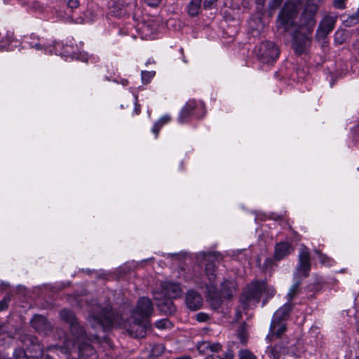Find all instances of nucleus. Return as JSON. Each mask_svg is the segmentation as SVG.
I'll use <instances>...</instances> for the list:
<instances>
[{"mask_svg": "<svg viewBox=\"0 0 359 359\" xmlns=\"http://www.w3.org/2000/svg\"><path fill=\"white\" fill-rule=\"evenodd\" d=\"M294 307V304L286 302L283 306L280 307L273 314L272 320L280 322H285L289 317L290 313Z\"/></svg>", "mask_w": 359, "mask_h": 359, "instance_id": "nucleus-21", "label": "nucleus"}, {"mask_svg": "<svg viewBox=\"0 0 359 359\" xmlns=\"http://www.w3.org/2000/svg\"><path fill=\"white\" fill-rule=\"evenodd\" d=\"M57 334L59 335L61 344L48 346L46 350L43 348L34 337L30 336L28 337L27 340L34 346V348H37L40 352V355L44 358V359H67L68 353L74 348V344L72 343V339H67V337L63 335L62 330H58Z\"/></svg>", "mask_w": 359, "mask_h": 359, "instance_id": "nucleus-3", "label": "nucleus"}, {"mask_svg": "<svg viewBox=\"0 0 359 359\" xmlns=\"http://www.w3.org/2000/svg\"><path fill=\"white\" fill-rule=\"evenodd\" d=\"M29 46L30 48H34L37 50H41L45 53H50V54H60L66 57H72L73 58L80 59L83 61H86L87 57L85 54H81V57H79L77 55H76L74 53H72L69 49L70 48V46L66 45L62 46L60 43H56L53 45H48L46 46L43 41H39L38 42L34 43V42H29Z\"/></svg>", "mask_w": 359, "mask_h": 359, "instance_id": "nucleus-6", "label": "nucleus"}, {"mask_svg": "<svg viewBox=\"0 0 359 359\" xmlns=\"http://www.w3.org/2000/svg\"><path fill=\"white\" fill-rule=\"evenodd\" d=\"M274 1V5L278 6H279L283 0H273Z\"/></svg>", "mask_w": 359, "mask_h": 359, "instance_id": "nucleus-46", "label": "nucleus"}, {"mask_svg": "<svg viewBox=\"0 0 359 359\" xmlns=\"http://www.w3.org/2000/svg\"><path fill=\"white\" fill-rule=\"evenodd\" d=\"M236 283L233 280H225L221 285L220 293L224 298L231 297L236 292Z\"/></svg>", "mask_w": 359, "mask_h": 359, "instance_id": "nucleus-22", "label": "nucleus"}, {"mask_svg": "<svg viewBox=\"0 0 359 359\" xmlns=\"http://www.w3.org/2000/svg\"><path fill=\"white\" fill-rule=\"evenodd\" d=\"M122 84H123V86H126V85H127V84H128V81H127L126 80H124V81L122 82Z\"/></svg>", "mask_w": 359, "mask_h": 359, "instance_id": "nucleus-50", "label": "nucleus"}, {"mask_svg": "<svg viewBox=\"0 0 359 359\" xmlns=\"http://www.w3.org/2000/svg\"><path fill=\"white\" fill-rule=\"evenodd\" d=\"M260 284L264 285L263 292L265 293L266 298H271L274 296L276 290L273 287L268 285L264 281H260Z\"/></svg>", "mask_w": 359, "mask_h": 359, "instance_id": "nucleus-35", "label": "nucleus"}, {"mask_svg": "<svg viewBox=\"0 0 359 359\" xmlns=\"http://www.w3.org/2000/svg\"><path fill=\"white\" fill-rule=\"evenodd\" d=\"M265 304H266V302H263V305H262V306H264V305H265Z\"/></svg>", "mask_w": 359, "mask_h": 359, "instance_id": "nucleus-52", "label": "nucleus"}, {"mask_svg": "<svg viewBox=\"0 0 359 359\" xmlns=\"http://www.w3.org/2000/svg\"><path fill=\"white\" fill-rule=\"evenodd\" d=\"M10 41V39H1L0 41V50H2L4 49H5L6 48V46L8 44V43Z\"/></svg>", "mask_w": 359, "mask_h": 359, "instance_id": "nucleus-43", "label": "nucleus"}, {"mask_svg": "<svg viewBox=\"0 0 359 359\" xmlns=\"http://www.w3.org/2000/svg\"><path fill=\"white\" fill-rule=\"evenodd\" d=\"M302 278L294 277L295 282L290 287L287 294V302L290 303V302L300 293V284Z\"/></svg>", "mask_w": 359, "mask_h": 359, "instance_id": "nucleus-23", "label": "nucleus"}, {"mask_svg": "<svg viewBox=\"0 0 359 359\" xmlns=\"http://www.w3.org/2000/svg\"><path fill=\"white\" fill-rule=\"evenodd\" d=\"M20 353L22 355L20 359H27V358L24 355V353L20 352Z\"/></svg>", "mask_w": 359, "mask_h": 359, "instance_id": "nucleus-48", "label": "nucleus"}, {"mask_svg": "<svg viewBox=\"0 0 359 359\" xmlns=\"http://www.w3.org/2000/svg\"><path fill=\"white\" fill-rule=\"evenodd\" d=\"M89 306L88 322L95 333L90 332L87 336L84 332L71 339L74 347L76 346L78 348L79 359H97V355L89 342H100L101 337L98 335L100 332H105L114 325H119L118 316L114 313L109 302L102 304L94 300Z\"/></svg>", "mask_w": 359, "mask_h": 359, "instance_id": "nucleus-1", "label": "nucleus"}, {"mask_svg": "<svg viewBox=\"0 0 359 359\" xmlns=\"http://www.w3.org/2000/svg\"><path fill=\"white\" fill-rule=\"evenodd\" d=\"M161 292L165 296L172 299L180 297L182 294V290L178 283L165 281L161 283Z\"/></svg>", "mask_w": 359, "mask_h": 359, "instance_id": "nucleus-16", "label": "nucleus"}, {"mask_svg": "<svg viewBox=\"0 0 359 359\" xmlns=\"http://www.w3.org/2000/svg\"><path fill=\"white\" fill-rule=\"evenodd\" d=\"M297 15V6L287 4L280 12L277 20V27L284 32H292L294 29L292 48L297 55L306 53L311 43V33L308 29L306 22H301L297 27L294 20Z\"/></svg>", "mask_w": 359, "mask_h": 359, "instance_id": "nucleus-2", "label": "nucleus"}, {"mask_svg": "<svg viewBox=\"0 0 359 359\" xmlns=\"http://www.w3.org/2000/svg\"><path fill=\"white\" fill-rule=\"evenodd\" d=\"M202 0H191L188 6V13L191 16H196L198 14Z\"/></svg>", "mask_w": 359, "mask_h": 359, "instance_id": "nucleus-26", "label": "nucleus"}, {"mask_svg": "<svg viewBox=\"0 0 359 359\" xmlns=\"http://www.w3.org/2000/svg\"><path fill=\"white\" fill-rule=\"evenodd\" d=\"M238 359H257V357L250 350L241 349L238 353Z\"/></svg>", "mask_w": 359, "mask_h": 359, "instance_id": "nucleus-31", "label": "nucleus"}, {"mask_svg": "<svg viewBox=\"0 0 359 359\" xmlns=\"http://www.w3.org/2000/svg\"><path fill=\"white\" fill-rule=\"evenodd\" d=\"M266 353L271 359H279L280 357V353L277 346H269Z\"/></svg>", "mask_w": 359, "mask_h": 359, "instance_id": "nucleus-28", "label": "nucleus"}, {"mask_svg": "<svg viewBox=\"0 0 359 359\" xmlns=\"http://www.w3.org/2000/svg\"><path fill=\"white\" fill-rule=\"evenodd\" d=\"M296 2L298 4H300L302 3V0H296Z\"/></svg>", "mask_w": 359, "mask_h": 359, "instance_id": "nucleus-51", "label": "nucleus"}, {"mask_svg": "<svg viewBox=\"0 0 359 359\" xmlns=\"http://www.w3.org/2000/svg\"><path fill=\"white\" fill-rule=\"evenodd\" d=\"M32 326L39 332L48 334L50 330V324L46 318L40 315H36L31 320Z\"/></svg>", "mask_w": 359, "mask_h": 359, "instance_id": "nucleus-18", "label": "nucleus"}, {"mask_svg": "<svg viewBox=\"0 0 359 359\" xmlns=\"http://www.w3.org/2000/svg\"><path fill=\"white\" fill-rule=\"evenodd\" d=\"M264 0H256V2L258 4H260V5H263L264 4Z\"/></svg>", "mask_w": 359, "mask_h": 359, "instance_id": "nucleus-47", "label": "nucleus"}, {"mask_svg": "<svg viewBox=\"0 0 359 359\" xmlns=\"http://www.w3.org/2000/svg\"><path fill=\"white\" fill-rule=\"evenodd\" d=\"M263 284L260 281H253L246 286L241 296V303L244 309L253 308L259 302L264 290Z\"/></svg>", "mask_w": 359, "mask_h": 359, "instance_id": "nucleus-5", "label": "nucleus"}, {"mask_svg": "<svg viewBox=\"0 0 359 359\" xmlns=\"http://www.w3.org/2000/svg\"><path fill=\"white\" fill-rule=\"evenodd\" d=\"M287 330V325L285 322H280L276 320H271L269 332L266 339L269 341H273L274 339L281 337Z\"/></svg>", "mask_w": 359, "mask_h": 359, "instance_id": "nucleus-15", "label": "nucleus"}, {"mask_svg": "<svg viewBox=\"0 0 359 359\" xmlns=\"http://www.w3.org/2000/svg\"><path fill=\"white\" fill-rule=\"evenodd\" d=\"M323 0H306L304 11L300 21L306 22L309 32L313 31L316 25L315 15Z\"/></svg>", "mask_w": 359, "mask_h": 359, "instance_id": "nucleus-10", "label": "nucleus"}, {"mask_svg": "<svg viewBox=\"0 0 359 359\" xmlns=\"http://www.w3.org/2000/svg\"><path fill=\"white\" fill-rule=\"evenodd\" d=\"M359 19V8H358V10L357 11L356 13L353 15H351L348 18L347 20H345V23H346V25L347 26H351L354 24H355L358 20Z\"/></svg>", "mask_w": 359, "mask_h": 359, "instance_id": "nucleus-36", "label": "nucleus"}, {"mask_svg": "<svg viewBox=\"0 0 359 359\" xmlns=\"http://www.w3.org/2000/svg\"><path fill=\"white\" fill-rule=\"evenodd\" d=\"M347 0H333V6L338 9H344L346 7Z\"/></svg>", "mask_w": 359, "mask_h": 359, "instance_id": "nucleus-38", "label": "nucleus"}, {"mask_svg": "<svg viewBox=\"0 0 359 359\" xmlns=\"http://www.w3.org/2000/svg\"><path fill=\"white\" fill-rule=\"evenodd\" d=\"M60 316L62 320L69 324L72 338L85 332L83 327H81L77 323L75 315L72 311L69 309H62L60 312Z\"/></svg>", "mask_w": 359, "mask_h": 359, "instance_id": "nucleus-12", "label": "nucleus"}, {"mask_svg": "<svg viewBox=\"0 0 359 359\" xmlns=\"http://www.w3.org/2000/svg\"><path fill=\"white\" fill-rule=\"evenodd\" d=\"M156 72L154 71H142L141 76L143 83H149L154 77Z\"/></svg>", "mask_w": 359, "mask_h": 359, "instance_id": "nucleus-34", "label": "nucleus"}, {"mask_svg": "<svg viewBox=\"0 0 359 359\" xmlns=\"http://www.w3.org/2000/svg\"><path fill=\"white\" fill-rule=\"evenodd\" d=\"M209 318V316L208 314L205 313H198L196 315V320L199 322H205L208 320Z\"/></svg>", "mask_w": 359, "mask_h": 359, "instance_id": "nucleus-40", "label": "nucleus"}, {"mask_svg": "<svg viewBox=\"0 0 359 359\" xmlns=\"http://www.w3.org/2000/svg\"><path fill=\"white\" fill-rule=\"evenodd\" d=\"M197 348L199 353L202 355L210 354V344L209 341H203L198 343Z\"/></svg>", "mask_w": 359, "mask_h": 359, "instance_id": "nucleus-29", "label": "nucleus"}, {"mask_svg": "<svg viewBox=\"0 0 359 359\" xmlns=\"http://www.w3.org/2000/svg\"><path fill=\"white\" fill-rule=\"evenodd\" d=\"M154 299L158 301L157 306L162 313L166 315H171L175 312V306L170 298L168 297L161 299V294L159 292H155Z\"/></svg>", "mask_w": 359, "mask_h": 359, "instance_id": "nucleus-17", "label": "nucleus"}, {"mask_svg": "<svg viewBox=\"0 0 359 359\" xmlns=\"http://www.w3.org/2000/svg\"><path fill=\"white\" fill-rule=\"evenodd\" d=\"M13 337V332L8 324L0 325V341H6L7 339Z\"/></svg>", "mask_w": 359, "mask_h": 359, "instance_id": "nucleus-25", "label": "nucleus"}, {"mask_svg": "<svg viewBox=\"0 0 359 359\" xmlns=\"http://www.w3.org/2000/svg\"><path fill=\"white\" fill-rule=\"evenodd\" d=\"M79 3L78 0H69L68 1V6L71 8H77Z\"/></svg>", "mask_w": 359, "mask_h": 359, "instance_id": "nucleus-42", "label": "nucleus"}, {"mask_svg": "<svg viewBox=\"0 0 359 359\" xmlns=\"http://www.w3.org/2000/svg\"><path fill=\"white\" fill-rule=\"evenodd\" d=\"M294 252V248L288 242H281L276 245L275 248V259L280 260L287 255Z\"/></svg>", "mask_w": 359, "mask_h": 359, "instance_id": "nucleus-20", "label": "nucleus"}, {"mask_svg": "<svg viewBox=\"0 0 359 359\" xmlns=\"http://www.w3.org/2000/svg\"><path fill=\"white\" fill-rule=\"evenodd\" d=\"M145 1H146L147 4L151 6H156L161 2V0H145Z\"/></svg>", "mask_w": 359, "mask_h": 359, "instance_id": "nucleus-44", "label": "nucleus"}, {"mask_svg": "<svg viewBox=\"0 0 359 359\" xmlns=\"http://www.w3.org/2000/svg\"><path fill=\"white\" fill-rule=\"evenodd\" d=\"M154 311V306L150 299L140 298L132 311V318L135 320H149Z\"/></svg>", "mask_w": 359, "mask_h": 359, "instance_id": "nucleus-8", "label": "nucleus"}, {"mask_svg": "<svg viewBox=\"0 0 359 359\" xmlns=\"http://www.w3.org/2000/svg\"><path fill=\"white\" fill-rule=\"evenodd\" d=\"M237 337L240 341L245 344L248 341V334L245 325H241L237 330Z\"/></svg>", "mask_w": 359, "mask_h": 359, "instance_id": "nucleus-27", "label": "nucleus"}, {"mask_svg": "<svg viewBox=\"0 0 359 359\" xmlns=\"http://www.w3.org/2000/svg\"><path fill=\"white\" fill-rule=\"evenodd\" d=\"M337 16L335 15H327L321 20L316 32L318 39H324L330 33L335 25Z\"/></svg>", "mask_w": 359, "mask_h": 359, "instance_id": "nucleus-13", "label": "nucleus"}, {"mask_svg": "<svg viewBox=\"0 0 359 359\" xmlns=\"http://www.w3.org/2000/svg\"><path fill=\"white\" fill-rule=\"evenodd\" d=\"M314 252L318 255L319 261L323 265L331 266L333 264V260L331 258L321 253L318 250H315Z\"/></svg>", "mask_w": 359, "mask_h": 359, "instance_id": "nucleus-30", "label": "nucleus"}, {"mask_svg": "<svg viewBox=\"0 0 359 359\" xmlns=\"http://www.w3.org/2000/svg\"><path fill=\"white\" fill-rule=\"evenodd\" d=\"M127 332L134 337H144L146 334L147 330L150 327L149 320H135L133 324L127 327L125 325Z\"/></svg>", "mask_w": 359, "mask_h": 359, "instance_id": "nucleus-14", "label": "nucleus"}, {"mask_svg": "<svg viewBox=\"0 0 359 359\" xmlns=\"http://www.w3.org/2000/svg\"><path fill=\"white\" fill-rule=\"evenodd\" d=\"M343 34L344 33L342 31H337L335 33V41L339 43H341L344 40Z\"/></svg>", "mask_w": 359, "mask_h": 359, "instance_id": "nucleus-41", "label": "nucleus"}, {"mask_svg": "<svg viewBox=\"0 0 359 359\" xmlns=\"http://www.w3.org/2000/svg\"><path fill=\"white\" fill-rule=\"evenodd\" d=\"M155 326L160 330L169 329L172 327V324L169 320L165 318L156 321Z\"/></svg>", "mask_w": 359, "mask_h": 359, "instance_id": "nucleus-33", "label": "nucleus"}, {"mask_svg": "<svg viewBox=\"0 0 359 359\" xmlns=\"http://www.w3.org/2000/svg\"><path fill=\"white\" fill-rule=\"evenodd\" d=\"M201 255L204 257L205 259L208 262L205 264V275L208 277V283H205V287L208 291L209 295L212 297L211 304L215 309L219 308L221 305V299L219 298H215L214 296L217 293V284L215 282V265L212 262L213 259H221L220 256H216L215 254H206L205 252L200 253Z\"/></svg>", "mask_w": 359, "mask_h": 359, "instance_id": "nucleus-4", "label": "nucleus"}, {"mask_svg": "<svg viewBox=\"0 0 359 359\" xmlns=\"http://www.w3.org/2000/svg\"><path fill=\"white\" fill-rule=\"evenodd\" d=\"M11 298L9 296L4 297V298L0 301V311L6 309L8 307V302H10Z\"/></svg>", "mask_w": 359, "mask_h": 359, "instance_id": "nucleus-39", "label": "nucleus"}, {"mask_svg": "<svg viewBox=\"0 0 359 359\" xmlns=\"http://www.w3.org/2000/svg\"><path fill=\"white\" fill-rule=\"evenodd\" d=\"M134 111L136 114H139L140 113V105L135 103Z\"/></svg>", "mask_w": 359, "mask_h": 359, "instance_id": "nucleus-45", "label": "nucleus"}, {"mask_svg": "<svg viewBox=\"0 0 359 359\" xmlns=\"http://www.w3.org/2000/svg\"><path fill=\"white\" fill-rule=\"evenodd\" d=\"M205 113V107L203 102H196L194 100H189L182 109L178 116V121L180 123H185L191 115L198 117L203 116Z\"/></svg>", "mask_w": 359, "mask_h": 359, "instance_id": "nucleus-7", "label": "nucleus"}, {"mask_svg": "<svg viewBox=\"0 0 359 359\" xmlns=\"http://www.w3.org/2000/svg\"><path fill=\"white\" fill-rule=\"evenodd\" d=\"M170 116L169 115H164L161 117L153 126L151 132L155 135L156 138L158 137L161 128L165 124L170 121Z\"/></svg>", "mask_w": 359, "mask_h": 359, "instance_id": "nucleus-24", "label": "nucleus"}, {"mask_svg": "<svg viewBox=\"0 0 359 359\" xmlns=\"http://www.w3.org/2000/svg\"><path fill=\"white\" fill-rule=\"evenodd\" d=\"M210 353H219L222 350V345L218 342H212L209 341Z\"/></svg>", "mask_w": 359, "mask_h": 359, "instance_id": "nucleus-37", "label": "nucleus"}, {"mask_svg": "<svg viewBox=\"0 0 359 359\" xmlns=\"http://www.w3.org/2000/svg\"><path fill=\"white\" fill-rule=\"evenodd\" d=\"M357 359H359V358H357Z\"/></svg>", "mask_w": 359, "mask_h": 359, "instance_id": "nucleus-53", "label": "nucleus"}, {"mask_svg": "<svg viewBox=\"0 0 359 359\" xmlns=\"http://www.w3.org/2000/svg\"><path fill=\"white\" fill-rule=\"evenodd\" d=\"M186 304L189 309L196 311L201 307L203 300L198 292L190 290L187 292L186 295Z\"/></svg>", "mask_w": 359, "mask_h": 359, "instance_id": "nucleus-19", "label": "nucleus"}, {"mask_svg": "<svg viewBox=\"0 0 359 359\" xmlns=\"http://www.w3.org/2000/svg\"><path fill=\"white\" fill-rule=\"evenodd\" d=\"M311 256L308 248L302 245L298 255V264L296 269L295 278H306L309 276L311 270Z\"/></svg>", "mask_w": 359, "mask_h": 359, "instance_id": "nucleus-9", "label": "nucleus"}, {"mask_svg": "<svg viewBox=\"0 0 359 359\" xmlns=\"http://www.w3.org/2000/svg\"><path fill=\"white\" fill-rule=\"evenodd\" d=\"M259 60L262 62H271L276 60L279 56V50L274 43L270 41L262 42L256 50Z\"/></svg>", "mask_w": 359, "mask_h": 359, "instance_id": "nucleus-11", "label": "nucleus"}, {"mask_svg": "<svg viewBox=\"0 0 359 359\" xmlns=\"http://www.w3.org/2000/svg\"><path fill=\"white\" fill-rule=\"evenodd\" d=\"M206 359H234V354L231 350L224 352L222 355H208Z\"/></svg>", "mask_w": 359, "mask_h": 359, "instance_id": "nucleus-32", "label": "nucleus"}, {"mask_svg": "<svg viewBox=\"0 0 359 359\" xmlns=\"http://www.w3.org/2000/svg\"><path fill=\"white\" fill-rule=\"evenodd\" d=\"M102 339H103V340H104V341H106L107 344L109 343V341H108V339H107V338H106L104 336V337H102Z\"/></svg>", "mask_w": 359, "mask_h": 359, "instance_id": "nucleus-49", "label": "nucleus"}]
</instances>
